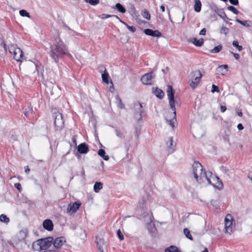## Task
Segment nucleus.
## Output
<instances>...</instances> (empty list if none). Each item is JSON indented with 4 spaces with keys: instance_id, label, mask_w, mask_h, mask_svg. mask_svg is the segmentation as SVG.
Wrapping results in <instances>:
<instances>
[{
    "instance_id": "nucleus-45",
    "label": "nucleus",
    "mask_w": 252,
    "mask_h": 252,
    "mask_svg": "<svg viewBox=\"0 0 252 252\" xmlns=\"http://www.w3.org/2000/svg\"><path fill=\"white\" fill-rule=\"evenodd\" d=\"M229 32V29L225 27H222L220 30V33L221 34H224L225 35H227Z\"/></svg>"
},
{
    "instance_id": "nucleus-1",
    "label": "nucleus",
    "mask_w": 252,
    "mask_h": 252,
    "mask_svg": "<svg viewBox=\"0 0 252 252\" xmlns=\"http://www.w3.org/2000/svg\"><path fill=\"white\" fill-rule=\"evenodd\" d=\"M68 50L66 45L57 33L54 36L53 42L50 43L49 55L56 63L59 62L60 58L66 55Z\"/></svg>"
},
{
    "instance_id": "nucleus-60",
    "label": "nucleus",
    "mask_w": 252,
    "mask_h": 252,
    "mask_svg": "<svg viewBox=\"0 0 252 252\" xmlns=\"http://www.w3.org/2000/svg\"><path fill=\"white\" fill-rule=\"evenodd\" d=\"M2 45H3L4 50L5 51V52H6L7 51V46H6V43L4 41H3L2 42Z\"/></svg>"
},
{
    "instance_id": "nucleus-58",
    "label": "nucleus",
    "mask_w": 252,
    "mask_h": 252,
    "mask_svg": "<svg viewBox=\"0 0 252 252\" xmlns=\"http://www.w3.org/2000/svg\"><path fill=\"white\" fill-rule=\"evenodd\" d=\"M72 142L73 143V144L76 146L77 145V142H76V136H73L72 137Z\"/></svg>"
},
{
    "instance_id": "nucleus-48",
    "label": "nucleus",
    "mask_w": 252,
    "mask_h": 252,
    "mask_svg": "<svg viewBox=\"0 0 252 252\" xmlns=\"http://www.w3.org/2000/svg\"><path fill=\"white\" fill-rule=\"evenodd\" d=\"M212 93H215V92H219V88L215 85H212Z\"/></svg>"
},
{
    "instance_id": "nucleus-62",
    "label": "nucleus",
    "mask_w": 252,
    "mask_h": 252,
    "mask_svg": "<svg viewBox=\"0 0 252 252\" xmlns=\"http://www.w3.org/2000/svg\"><path fill=\"white\" fill-rule=\"evenodd\" d=\"M237 114L240 117H242V116H243V114H242V112H241V111L238 112Z\"/></svg>"
},
{
    "instance_id": "nucleus-52",
    "label": "nucleus",
    "mask_w": 252,
    "mask_h": 252,
    "mask_svg": "<svg viewBox=\"0 0 252 252\" xmlns=\"http://www.w3.org/2000/svg\"><path fill=\"white\" fill-rule=\"evenodd\" d=\"M115 132H116V135L118 137H119L120 138L123 137V133L120 130H119L118 129H116Z\"/></svg>"
},
{
    "instance_id": "nucleus-49",
    "label": "nucleus",
    "mask_w": 252,
    "mask_h": 252,
    "mask_svg": "<svg viewBox=\"0 0 252 252\" xmlns=\"http://www.w3.org/2000/svg\"><path fill=\"white\" fill-rule=\"evenodd\" d=\"M117 235L118 236V237L121 240H122L124 239V236L123 235V234L122 233L120 229H118L117 230Z\"/></svg>"
},
{
    "instance_id": "nucleus-18",
    "label": "nucleus",
    "mask_w": 252,
    "mask_h": 252,
    "mask_svg": "<svg viewBox=\"0 0 252 252\" xmlns=\"http://www.w3.org/2000/svg\"><path fill=\"white\" fill-rule=\"evenodd\" d=\"M77 151L80 154H86L89 151L88 146L85 143H81L78 145Z\"/></svg>"
},
{
    "instance_id": "nucleus-7",
    "label": "nucleus",
    "mask_w": 252,
    "mask_h": 252,
    "mask_svg": "<svg viewBox=\"0 0 252 252\" xmlns=\"http://www.w3.org/2000/svg\"><path fill=\"white\" fill-rule=\"evenodd\" d=\"M28 234L27 229L20 230L13 239V245H17L18 243L24 241Z\"/></svg>"
},
{
    "instance_id": "nucleus-39",
    "label": "nucleus",
    "mask_w": 252,
    "mask_h": 252,
    "mask_svg": "<svg viewBox=\"0 0 252 252\" xmlns=\"http://www.w3.org/2000/svg\"><path fill=\"white\" fill-rule=\"evenodd\" d=\"M20 15L22 17H30V14L26 10H21L19 11Z\"/></svg>"
},
{
    "instance_id": "nucleus-63",
    "label": "nucleus",
    "mask_w": 252,
    "mask_h": 252,
    "mask_svg": "<svg viewBox=\"0 0 252 252\" xmlns=\"http://www.w3.org/2000/svg\"><path fill=\"white\" fill-rule=\"evenodd\" d=\"M248 177L250 178L252 181V172L249 174Z\"/></svg>"
},
{
    "instance_id": "nucleus-42",
    "label": "nucleus",
    "mask_w": 252,
    "mask_h": 252,
    "mask_svg": "<svg viewBox=\"0 0 252 252\" xmlns=\"http://www.w3.org/2000/svg\"><path fill=\"white\" fill-rule=\"evenodd\" d=\"M227 9L235 14H238L239 13V11L237 10V9L233 6H228L227 7Z\"/></svg>"
},
{
    "instance_id": "nucleus-31",
    "label": "nucleus",
    "mask_w": 252,
    "mask_h": 252,
    "mask_svg": "<svg viewBox=\"0 0 252 252\" xmlns=\"http://www.w3.org/2000/svg\"><path fill=\"white\" fill-rule=\"evenodd\" d=\"M33 112L32 108L31 106H29L26 108L24 114L26 117H28L31 114H32Z\"/></svg>"
},
{
    "instance_id": "nucleus-57",
    "label": "nucleus",
    "mask_w": 252,
    "mask_h": 252,
    "mask_svg": "<svg viewBox=\"0 0 252 252\" xmlns=\"http://www.w3.org/2000/svg\"><path fill=\"white\" fill-rule=\"evenodd\" d=\"M220 111L221 112H224L226 110V107L225 106L221 105L220 107Z\"/></svg>"
},
{
    "instance_id": "nucleus-55",
    "label": "nucleus",
    "mask_w": 252,
    "mask_h": 252,
    "mask_svg": "<svg viewBox=\"0 0 252 252\" xmlns=\"http://www.w3.org/2000/svg\"><path fill=\"white\" fill-rule=\"evenodd\" d=\"M231 54H232L234 57L236 59V60H238L240 58V55L237 54V53H234L232 52H230Z\"/></svg>"
},
{
    "instance_id": "nucleus-53",
    "label": "nucleus",
    "mask_w": 252,
    "mask_h": 252,
    "mask_svg": "<svg viewBox=\"0 0 252 252\" xmlns=\"http://www.w3.org/2000/svg\"><path fill=\"white\" fill-rule=\"evenodd\" d=\"M230 3L234 5H237L239 3L238 0H229Z\"/></svg>"
},
{
    "instance_id": "nucleus-38",
    "label": "nucleus",
    "mask_w": 252,
    "mask_h": 252,
    "mask_svg": "<svg viewBox=\"0 0 252 252\" xmlns=\"http://www.w3.org/2000/svg\"><path fill=\"white\" fill-rule=\"evenodd\" d=\"M0 220L3 222H8L9 221V219L5 215L2 214L0 216Z\"/></svg>"
},
{
    "instance_id": "nucleus-43",
    "label": "nucleus",
    "mask_w": 252,
    "mask_h": 252,
    "mask_svg": "<svg viewBox=\"0 0 252 252\" xmlns=\"http://www.w3.org/2000/svg\"><path fill=\"white\" fill-rule=\"evenodd\" d=\"M85 1L87 2H89L92 5H95L99 2V0H85Z\"/></svg>"
},
{
    "instance_id": "nucleus-5",
    "label": "nucleus",
    "mask_w": 252,
    "mask_h": 252,
    "mask_svg": "<svg viewBox=\"0 0 252 252\" xmlns=\"http://www.w3.org/2000/svg\"><path fill=\"white\" fill-rule=\"evenodd\" d=\"M52 117L54 120V126L56 130H61L64 126L62 114L57 111L53 113Z\"/></svg>"
},
{
    "instance_id": "nucleus-6",
    "label": "nucleus",
    "mask_w": 252,
    "mask_h": 252,
    "mask_svg": "<svg viewBox=\"0 0 252 252\" xmlns=\"http://www.w3.org/2000/svg\"><path fill=\"white\" fill-rule=\"evenodd\" d=\"M192 78L190 83V86L192 89H194L198 85L200 79L202 77V74L199 70H197L191 73Z\"/></svg>"
},
{
    "instance_id": "nucleus-19",
    "label": "nucleus",
    "mask_w": 252,
    "mask_h": 252,
    "mask_svg": "<svg viewBox=\"0 0 252 252\" xmlns=\"http://www.w3.org/2000/svg\"><path fill=\"white\" fill-rule=\"evenodd\" d=\"M134 105L135 107H137L136 109L137 110L136 113L135 114V117H136L137 115H138L139 117L137 118V120L138 121H140L142 119L141 114L143 113L142 110V105L141 103L138 102L135 104Z\"/></svg>"
},
{
    "instance_id": "nucleus-30",
    "label": "nucleus",
    "mask_w": 252,
    "mask_h": 252,
    "mask_svg": "<svg viewBox=\"0 0 252 252\" xmlns=\"http://www.w3.org/2000/svg\"><path fill=\"white\" fill-rule=\"evenodd\" d=\"M236 21L241 25L245 26L246 27H250L251 26V22L248 21H242L238 19H236Z\"/></svg>"
},
{
    "instance_id": "nucleus-29",
    "label": "nucleus",
    "mask_w": 252,
    "mask_h": 252,
    "mask_svg": "<svg viewBox=\"0 0 252 252\" xmlns=\"http://www.w3.org/2000/svg\"><path fill=\"white\" fill-rule=\"evenodd\" d=\"M165 252H180L177 247L171 246L169 248H166Z\"/></svg>"
},
{
    "instance_id": "nucleus-37",
    "label": "nucleus",
    "mask_w": 252,
    "mask_h": 252,
    "mask_svg": "<svg viewBox=\"0 0 252 252\" xmlns=\"http://www.w3.org/2000/svg\"><path fill=\"white\" fill-rule=\"evenodd\" d=\"M232 45L236 47L239 51H241L243 50V47L241 45H239L237 40H234L232 42Z\"/></svg>"
},
{
    "instance_id": "nucleus-2",
    "label": "nucleus",
    "mask_w": 252,
    "mask_h": 252,
    "mask_svg": "<svg viewBox=\"0 0 252 252\" xmlns=\"http://www.w3.org/2000/svg\"><path fill=\"white\" fill-rule=\"evenodd\" d=\"M167 96L169 99V102L170 108L173 111V118L170 120L166 119L167 122L173 128L175 127L177 123L176 113L174 100V91L171 86L168 85L167 90Z\"/></svg>"
},
{
    "instance_id": "nucleus-41",
    "label": "nucleus",
    "mask_w": 252,
    "mask_h": 252,
    "mask_svg": "<svg viewBox=\"0 0 252 252\" xmlns=\"http://www.w3.org/2000/svg\"><path fill=\"white\" fill-rule=\"evenodd\" d=\"M220 170L222 173H223L227 176H229V170L228 169H227L226 167L224 166H221L220 167Z\"/></svg>"
},
{
    "instance_id": "nucleus-40",
    "label": "nucleus",
    "mask_w": 252,
    "mask_h": 252,
    "mask_svg": "<svg viewBox=\"0 0 252 252\" xmlns=\"http://www.w3.org/2000/svg\"><path fill=\"white\" fill-rule=\"evenodd\" d=\"M17 47L13 45H10L8 46V49L10 53L13 54V53L15 52L17 49Z\"/></svg>"
},
{
    "instance_id": "nucleus-61",
    "label": "nucleus",
    "mask_w": 252,
    "mask_h": 252,
    "mask_svg": "<svg viewBox=\"0 0 252 252\" xmlns=\"http://www.w3.org/2000/svg\"><path fill=\"white\" fill-rule=\"evenodd\" d=\"M160 8V9L162 10V12L165 11V7H164V5H161Z\"/></svg>"
},
{
    "instance_id": "nucleus-44",
    "label": "nucleus",
    "mask_w": 252,
    "mask_h": 252,
    "mask_svg": "<svg viewBox=\"0 0 252 252\" xmlns=\"http://www.w3.org/2000/svg\"><path fill=\"white\" fill-rule=\"evenodd\" d=\"M142 16L144 18H145V19H147V20H150V14H149V12L147 10H145L143 11V13H142Z\"/></svg>"
},
{
    "instance_id": "nucleus-13",
    "label": "nucleus",
    "mask_w": 252,
    "mask_h": 252,
    "mask_svg": "<svg viewBox=\"0 0 252 252\" xmlns=\"http://www.w3.org/2000/svg\"><path fill=\"white\" fill-rule=\"evenodd\" d=\"M66 242V239L64 237H59L53 239V244L55 248L58 249L61 247Z\"/></svg>"
},
{
    "instance_id": "nucleus-17",
    "label": "nucleus",
    "mask_w": 252,
    "mask_h": 252,
    "mask_svg": "<svg viewBox=\"0 0 252 252\" xmlns=\"http://www.w3.org/2000/svg\"><path fill=\"white\" fill-rule=\"evenodd\" d=\"M53 223L49 219L45 220L43 222V227L48 231H52L53 229Z\"/></svg>"
},
{
    "instance_id": "nucleus-24",
    "label": "nucleus",
    "mask_w": 252,
    "mask_h": 252,
    "mask_svg": "<svg viewBox=\"0 0 252 252\" xmlns=\"http://www.w3.org/2000/svg\"><path fill=\"white\" fill-rule=\"evenodd\" d=\"M95 242L97 244L98 249H99L100 247L101 248H103V246H104V243L103 239L100 238L99 237H96Z\"/></svg>"
},
{
    "instance_id": "nucleus-25",
    "label": "nucleus",
    "mask_w": 252,
    "mask_h": 252,
    "mask_svg": "<svg viewBox=\"0 0 252 252\" xmlns=\"http://www.w3.org/2000/svg\"><path fill=\"white\" fill-rule=\"evenodd\" d=\"M98 155L102 158L105 160H108L109 159V157L105 155V152L103 149H99L98 151Z\"/></svg>"
},
{
    "instance_id": "nucleus-64",
    "label": "nucleus",
    "mask_w": 252,
    "mask_h": 252,
    "mask_svg": "<svg viewBox=\"0 0 252 252\" xmlns=\"http://www.w3.org/2000/svg\"><path fill=\"white\" fill-rule=\"evenodd\" d=\"M29 171H30V168H29V167H27V168H26V169H25V172L26 173H28L29 172Z\"/></svg>"
},
{
    "instance_id": "nucleus-20",
    "label": "nucleus",
    "mask_w": 252,
    "mask_h": 252,
    "mask_svg": "<svg viewBox=\"0 0 252 252\" xmlns=\"http://www.w3.org/2000/svg\"><path fill=\"white\" fill-rule=\"evenodd\" d=\"M154 94L159 99H162L164 95V94L162 90L156 88L154 90Z\"/></svg>"
},
{
    "instance_id": "nucleus-35",
    "label": "nucleus",
    "mask_w": 252,
    "mask_h": 252,
    "mask_svg": "<svg viewBox=\"0 0 252 252\" xmlns=\"http://www.w3.org/2000/svg\"><path fill=\"white\" fill-rule=\"evenodd\" d=\"M184 233L185 235L186 236V237H187L188 239H189L190 240H193V238L190 233V231L188 228L184 229Z\"/></svg>"
},
{
    "instance_id": "nucleus-4",
    "label": "nucleus",
    "mask_w": 252,
    "mask_h": 252,
    "mask_svg": "<svg viewBox=\"0 0 252 252\" xmlns=\"http://www.w3.org/2000/svg\"><path fill=\"white\" fill-rule=\"evenodd\" d=\"M53 242V238L52 237H47L44 239L38 240L36 243H33L36 248L39 249L45 252L48 251V249L52 246Z\"/></svg>"
},
{
    "instance_id": "nucleus-9",
    "label": "nucleus",
    "mask_w": 252,
    "mask_h": 252,
    "mask_svg": "<svg viewBox=\"0 0 252 252\" xmlns=\"http://www.w3.org/2000/svg\"><path fill=\"white\" fill-rule=\"evenodd\" d=\"M155 75L152 72L146 73L141 77V80L144 85H151L153 83V79Z\"/></svg>"
},
{
    "instance_id": "nucleus-51",
    "label": "nucleus",
    "mask_w": 252,
    "mask_h": 252,
    "mask_svg": "<svg viewBox=\"0 0 252 252\" xmlns=\"http://www.w3.org/2000/svg\"><path fill=\"white\" fill-rule=\"evenodd\" d=\"M32 248L33 250V252H46L43 250H40V249H39L36 248V246L34 247V244H33L32 245Z\"/></svg>"
},
{
    "instance_id": "nucleus-23",
    "label": "nucleus",
    "mask_w": 252,
    "mask_h": 252,
    "mask_svg": "<svg viewBox=\"0 0 252 252\" xmlns=\"http://www.w3.org/2000/svg\"><path fill=\"white\" fill-rule=\"evenodd\" d=\"M102 188V184L101 182H96L94 186V190L95 192H98Z\"/></svg>"
},
{
    "instance_id": "nucleus-21",
    "label": "nucleus",
    "mask_w": 252,
    "mask_h": 252,
    "mask_svg": "<svg viewBox=\"0 0 252 252\" xmlns=\"http://www.w3.org/2000/svg\"><path fill=\"white\" fill-rule=\"evenodd\" d=\"M192 42L196 46L201 47L204 43V40L202 38L198 40L195 38H193L192 39Z\"/></svg>"
},
{
    "instance_id": "nucleus-50",
    "label": "nucleus",
    "mask_w": 252,
    "mask_h": 252,
    "mask_svg": "<svg viewBox=\"0 0 252 252\" xmlns=\"http://www.w3.org/2000/svg\"><path fill=\"white\" fill-rule=\"evenodd\" d=\"M112 17V15H110V14H101L100 16V17L102 19H106V18H110V17Z\"/></svg>"
},
{
    "instance_id": "nucleus-12",
    "label": "nucleus",
    "mask_w": 252,
    "mask_h": 252,
    "mask_svg": "<svg viewBox=\"0 0 252 252\" xmlns=\"http://www.w3.org/2000/svg\"><path fill=\"white\" fill-rule=\"evenodd\" d=\"M211 9L224 20L228 19L222 9L219 8L217 6L214 5L211 7Z\"/></svg>"
},
{
    "instance_id": "nucleus-54",
    "label": "nucleus",
    "mask_w": 252,
    "mask_h": 252,
    "mask_svg": "<svg viewBox=\"0 0 252 252\" xmlns=\"http://www.w3.org/2000/svg\"><path fill=\"white\" fill-rule=\"evenodd\" d=\"M14 187L18 189L19 191L22 189L21 185L20 183H16L14 184Z\"/></svg>"
},
{
    "instance_id": "nucleus-34",
    "label": "nucleus",
    "mask_w": 252,
    "mask_h": 252,
    "mask_svg": "<svg viewBox=\"0 0 252 252\" xmlns=\"http://www.w3.org/2000/svg\"><path fill=\"white\" fill-rule=\"evenodd\" d=\"M227 68H228L227 65H226V64L221 65L219 66L217 68V71L218 72L221 73V74H223V70L225 69L227 70Z\"/></svg>"
},
{
    "instance_id": "nucleus-36",
    "label": "nucleus",
    "mask_w": 252,
    "mask_h": 252,
    "mask_svg": "<svg viewBox=\"0 0 252 252\" xmlns=\"http://www.w3.org/2000/svg\"><path fill=\"white\" fill-rule=\"evenodd\" d=\"M120 22L123 23L124 25H125L127 28L132 32H134L136 31V29L134 26H130L128 25L126 23L124 22V21L120 20Z\"/></svg>"
},
{
    "instance_id": "nucleus-3",
    "label": "nucleus",
    "mask_w": 252,
    "mask_h": 252,
    "mask_svg": "<svg viewBox=\"0 0 252 252\" xmlns=\"http://www.w3.org/2000/svg\"><path fill=\"white\" fill-rule=\"evenodd\" d=\"M207 175L206 181H207L209 185H212L214 188L219 190L222 189L223 184L218 177L213 175L212 173L210 171L208 172Z\"/></svg>"
},
{
    "instance_id": "nucleus-33",
    "label": "nucleus",
    "mask_w": 252,
    "mask_h": 252,
    "mask_svg": "<svg viewBox=\"0 0 252 252\" xmlns=\"http://www.w3.org/2000/svg\"><path fill=\"white\" fill-rule=\"evenodd\" d=\"M102 79L103 81L106 83L108 84V78H109V75L108 73L106 72V70H105V71L101 75Z\"/></svg>"
},
{
    "instance_id": "nucleus-10",
    "label": "nucleus",
    "mask_w": 252,
    "mask_h": 252,
    "mask_svg": "<svg viewBox=\"0 0 252 252\" xmlns=\"http://www.w3.org/2000/svg\"><path fill=\"white\" fill-rule=\"evenodd\" d=\"M203 169V166L198 161H195L192 164V173L195 180L198 179V172Z\"/></svg>"
},
{
    "instance_id": "nucleus-22",
    "label": "nucleus",
    "mask_w": 252,
    "mask_h": 252,
    "mask_svg": "<svg viewBox=\"0 0 252 252\" xmlns=\"http://www.w3.org/2000/svg\"><path fill=\"white\" fill-rule=\"evenodd\" d=\"M194 8V10L197 12H199L201 11V2L200 0H195Z\"/></svg>"
},
{
    "instance_id": "nucleus-26",
    "label": "nucleus",
    "mask_w": 252,
    "mask_h": 252,
    "mask_svg": "<svg viewBox=\"0 0 252 252\" xmlns=\"http://www.w3.org/2000/svg\"><path fill=\"white\" fill-rule=\"evenodd\" d=\"M115 8L118 11L122 13H125L126 11V8L120 3L116 4Z\"/></svg>"
},
{
    "instance_id": "nucleus-27",
    "label": "nucleus",
    "mask_w": 252,
    "mask_h": 252,
    "mask_svg": "<svg viewBox=\"0 0 252 252\" xmlns=\"http://www.w3.org/2000/svg\"><path fill=\"white\" fill-rule=\"evenodd\" d=\"M147 197L148 196H146V197H143L139 201V206L142 209H144L146 207Z\"/></svg>"
},
{
    "instance_id": "nucleus-16",
    "label": "nucleus",
    "mask_w": 252,
    "mask_h": 252,
    "mask_svg": "<svg viewBox=\"0 0 252 252\" xmlns=\"http://www.w3.org/2000/svg\"><path fill=\"white\" fill-rule=\"evenodd\" d=\"M144 32L145 34L151 36L152 37H159L162 36L161 33L158 30L153 31L151 29H147L144 30Z\"/></svg>"
},
{
    "instance_id": "nucleus-15",
    "label": "nucleus",
    "mask_w": 252,
    "mask_h": 252,
    "mask_svg": "<svg viewBox=\"0 0 252 252\" xmlns=\"http://www.w3.org/2000/svg\"><path fill=\"white\" fill-rule=\"evenodd\" d=\"M208 175V172L204 170L203 168L200 171L198 172V179L196 180V181L199 183L202 184L206 181Z\"/></svg>"
},
{
    "instance_id": "nucleus-14",
    "label": "nucleus",
    "mask_w": 252,
    "mask_h": 252,
    "mask_svg": "<svg viewBox=\"0 0 252 252\" xmlns=\"http://www.w3.org/2000/svg\"><path fill=\"white\" fill-rule=\"evenodd\" d=\"M13 58L17 62H21L24 58L22 50L20 48H17L15 52L13 53Z\"/></svg>"
},
{
    "instance_id": "nucleus-59",
    "label": "nucleus",
    "mask_w": 252,
    "mask_h": 252,
    "mask_svg": "<svg viewBox=\"0 0 252 252\" xmlns=\"http://www.w3.org/2000/svg\"><path fill=\"white\" fill-rule=\"evenodd\" d=\"M237 128L238 129V130H243V128H244V127L242 125V124H239L238 125H237Z\"/></svg>"
},
{
    "instance_id": "nucleus-56",
    "label": "nucleus",
    "mask_w": 252,
    "mask_h": 252,
    "mask_svg": "<svg viewBox=\"0 0 252 252\" xmlns=\"http://www.w3.org/2000/svg\"><path fill=\"white\" fill-rule=\"evenodd\" d=\"M206 30L205 28H203V29H202L200 31V32H199V34L204 35L206 34Z\"/></svg>"
},
{
    "instance_id": "nucleus-32",
    "label": "nucleus",
    "mask_w": 252,
    "mask_h": 252,
    "mask_svg": "<svg viewBox=\"0 0 252 252\" xmlns=\"http://www.w3.org/2000/svg\"><path fill=\"white\" fill-rule=\"evenodd\" d=\"M222 49V46L221 44L217 46H215L213 49L210 50L211 53H218Z\"/></svg>"
},
{
    "instance_id": "nucleus-8",
    "label": "nucleus",
    "mask_w": 252,
    "mask_h": 252,
    "mask_svg": "<svg viewBox=\"0 0 252 252\" xmlns=\"http://www.w3.org/2000/svg\"><path fill=\"white\" fill-rule=\"evenodd\" d=\"M233 219L231 215H227L224 220L225 232L230 234L234 230L233 224Z\"/></svg>"
},
{
    "instance_id": "nucleus-28",
    "label": "nucleus",
    "mask_w": 252,
    "mask_h": 252,
    "mask_svg": "<svg viewBox=\"0 0 252 252\" xmlns=\"http://www.w3.org/2000/svg\"><path fill=\"white\" fill-rule=\"evenodd\" d=\"M147 228L150 232H154L155 230H156L155 224L152 222V220L151 218H150V222L147 223Z\"/></svg>"
},
{
    "instance_id": "nucleus-11",
    "label": "nucleus",
    "mask_w": 252,
    "mask_h": 252,
    "mask_svg": "<svg viewBox=\"0 0 252 252\" xmlns=\"http://www.w3.org/2000/svg\"><path fill=\"white\" fill-rule=\"evenodd\" d=\"M80 205L81 203L79 201H76L72 204H69L67 208V212L70 214H74L79 208Z\"/></svg>"
},
{
    "instance_id": "nucleus-46",
    "label": "nucleus",
    "mask_w": 252,
    "mask_h": 252,
    "mask_svg": "<svg viewBox=\"0 0 252 252\" xmlns=\"http://www.w3.org/2000/svg\"><path fill=\"white\" fill-rule=\"evenodd\" d=\"M116 99L119 103L118 106L121 109L124 108V105L122 103V100L118 95L116 97Z\"/></svg>"
},
{
    "instance_id": "nucleus-47",
    "label": "nucleus",
    "mask_w": 252,
    "mask_h": 252,
    "mask_svg": "<svg viewBox=\"0 0 252 252\" xmlns=\"http://www.w3.org/2000/svg\"><path fill=\"white\" fill-rule=\"evenodd\" d=\"M167 147L170 149H172L173 146V137H170L169 139V141L167 142Z\"/></svg>"
}]
</instances>
